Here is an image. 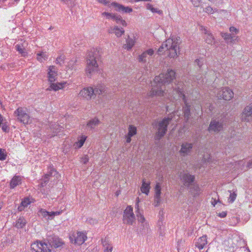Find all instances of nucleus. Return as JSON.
Segmentation results:
<instances>
[{
  "mask_svg": "<svg viewBox=\"0 0 252 252\" xmlns=\"http://www.w3.org/2000/svg\"><path fill=\"white\" fill-rule=\"evenodd\" d=\"M75 64H76L75 61H73V60L70 61L68 63L67 67L68 68V69H74V68L75 67Z\"/></svg>",
  "mask_w": 252,
  "mask_h": 252,
  "instance_id": "obj_50",
  "label": "nucleus"
},
{
  "mask_svg": "<svg viewBox=\"0 0 252 252\" xmlns=\"http://www.w3.org/2000/svg\"><path fill=\"white\" fill-rule=\"evenodd\" d=\"M58 76L57 68L54 65H50L47 69V80L49 83L55 82Z\"/></svg>",
  "mask_w": 252,
  "mask_h": 252,
  "instance_id": "obj_15",
  "label": "nucleus"
},
{
  "mask_svg": "<svg viewBox=\"0 0 252 252\" xmlns=\"http://www.w3.org/2000/svg\"><path fill=\"white\" fill-rule=\"evenodd\" d=\"M200 30L205 34L204 38L206 43L208 44H212L214 42L215 40L213 35L205 27H201Z\"/></svg>",
  "mask_w": 252,
  "mask_h": 252,
  "instance_id": "obj_22",
  "label": "nucleus"
},
{
  "mask_svg": "<svg viewBox=\"0 0 252 252\" xmlns=\"http://www.w3.org/2000/svg\"><path fill=\"white\" fill-rule=\"evenodd\" d=\"M98 2L100 3L103 4L104 5H107L109 7L112 6L111 3L110 4L109 1L107 0H97Z\"/></svg>",
  "mask_w": 252,
  "mask_h": 252,
  "instance_id": "obj_53",
  "label": "nucleus"
},
{
  "mask_svg": "<svg viewBox=\"0 0 252 252\" xmlns=\"http://www.w3.org/2000/svg\"><path fill=\"white\" fill-rule=\"evenodd\" d=\"M87 138V136L86 135L81 134L79 135L77 138L76 141L73 145L74 149H78L81 148L84 145Z\"/></svg>",
  "mask_w": 252,
  "mask_h": 252,
  "instance_id": "obj_24",
  "label": "nucleus"
},
{
  "mask_svg": "<svg viewBox=\"0 0 252 252\" xmlns=\"http://www.w3.org/2000/svg\"><path fill=\"white\" fill-rule=\"evenodd\" d=\"M221 36L227 43H233L234 41H238L239 37L238 36L233 35L232 34L228 33H221Z\"/></svg>",
  "mask_w": 252,
  "mask_h": 252,
  "instance_id": "obj_27",
  "label": "nucleus"
},
{
  "mask_svg": "<svg viewBox=\"0 0 252 252\" xmlns=\"http://www.w3.org/2000/svg\"><path fill=\"white\" fill-rule=\"evenodd\" d=\"M135 217L133 213V208L128 206L124 212L123 220L125 224L133 225L135 222Z\"/></svg>",
  "mask_w": 252,
  "mask_h": 252,
  "instance_id": "obj_10",
  "label": "nucleus"
},
{
  "mask_svg": "<svg viewBox=\"0 0 252 252\" xmlns=\"http://www.w3.org/2000/svg\"><path fill=\"white\" fill-rule=\"evenodd\" d=\"M111 5L115 8V10L119 12H123L124 13H130L132 11V9L129 7H125L116 2L111 3Z\"/></svg>",
  "mask_w": 252,
  "mask_h": 252,
  "instance_id": "obj_21",
  "label": "nucleus"
},
{
  "mask_svg": "<svg viewBox=\"0 0 252 252\" xmlns=\"http://www.w3.org/2000/svg\"><path fill=\"white\" fill-rule=\"evenodd\" d=\"M32 249L36 252H50L51 250L47 243L36 241L31 245Z\"/></svg>",
  "mask_w": 252,
  "mask_h": 252,
  "instance_id": "obj_12",
  "label": "nucleus"
},
{
  "mask_svg": "<svg viewBox=\"0 0 252 252\" xmlns=\"http://www.w3.org/2000/svg\"><path fill=\"white\" fill-rule=\"evenodd\" d=\"M226 215H227L226 212H222L221 213H219L218 216L220 217L223 218L225 217L226 216Z\"/></svg>",
  "mask_w": 252,
  "mask_h": 252,
  "instance_id": "obj_59",
  "label": "nucleus"
},
{
  "mask_svg": "<svg viewBox=\"0 0 252 252\" xmlns=\"http://www.w3.org/2000/svg\"><path fill=\"white\" fill-rule=\"evenodd\" d=\"M48 55L46 52L41 51L36 54V60L42 63L48 59Z\"/></svg>",
  "mask_w": 252,
  "mask_h": 252,
  "instance_id": "obj_35",
  "label": "nucleus"
},
{
  "mask_svg": "<svg viewBox=\"0 0 252 252\" xmlns=\"http://www.w3.org/2000/svg\"><path fill=\"white\" fill-rule=\"evenodd\" d=\"M207 244V239L206 235H203L200 237L195 243V246L200 250L204 248V246Z\"/></svg>",
  "mask_w": 252,
  "mask_h": 252,
  "instance_id": "obj_29",
  "label": "nucleus"
},
{
  "mask_svg": "<svg viewBox=\"0 0 252 252\" xmlns=\"http://www.w3.org/2000/svg\"><path fill=\"white\" fill-rule=\"evenodd\" d=\"M229 31L231 32V34L233 35V34H237L239 32L238 29L234 27H230L229 28Z\"/></svg>",
  "mask_w": 252,
  "mask_h": 252,
  "instance_id": "obj_54",
  "label": "nucleus"
},
{
  "mask_svg": "<svg viewBox=\"0 0 252 252\" xmlns=\"http://www.w3.org/2000/svg\"><path fill=\"white\" fill-rule=\"evenodd\" d=\"M109 33H114L117 37L122 36L125 33V30L123 28H120L118 26H115L110 27L108 29Z\"/></svg>",
  "mask_w": 252,
  "mask_h": 252,
  "instance_id": "obj_23",
  "label": "nucleus"
},
{
  "mask_svg": "<svg viewBox=\"0 0 252 252\" xmlns=\"http://www.w3.org/2000/svg\"><path fill=\"white\" fill-rule=\"evenodd\" d=\"M135 2H138L139 1H151V0H133Z\"/></svg>",
  "mask_w": 252,
  "mask_h": 252,
  "instance_id": "obj_63",
  "label": "nucleus"
},
{
  "mask_svg": "<svg viewBox=\"0 0 252 252\" xmlns=\"http://www.w3.org/2000/svg\"><path fill=\"white\" fill-rule=\"evenodd\" d=\"M192 4L195 7H198L201 2V0H191Z\"/></svg>",
  "mask_w": 252,
  "mask_h": 252,
  "instance_id": "obj_55",
  "label": "nucleus"
},
{
  "mask_svg": "<svg viewBox=\"0 0 252 252\" xmlns=\"http://www.w3.org/2000/svg\"><path fill=\"white\" fill-rule=\"evenodd\" d=\"M146 7H147V8L148 10H150L153 13H158L159 14L162 13V11L158 10L157 8H154L153 7V6L152 4H150V3H148L147 4V6Z\"/></svg>",
  "mask_w": 252,
  "mask_h": 252,
  "instance_id": "obj_44",
  "label": "nucleus"
},
{
  "mask_svg": "<svg viewBox=\"0 0 252 252\" xmlns=\"http://www.w3.org/2000/svg\"><path fill=\"white\" fill-rule=\"evenodd\" d=\"M87 221L91 224H95L97 223V220L95 219H89Z\"/></svg>",
  "mask_w": 252,
  "mask_h": 252,
  "instance_id": "obj_58",
  "label": "nucleus"
},
{
  "mask_svg": "<svg viewBox=\"0 0 252 252\" xmlns=\"http://www.w3.org/2000/svg\"><path fill=\"white\" fill-rule=\"evenodd\" d=\"M176 93L178 94L179 97L181 98L184 101L185 106L183 108V111L184 116L187 119H189L190 113V105L187 102L186 99V94L192 93L193 90L189 89V87H187L183 82H178L175 84V87L174 89Z\"/></svg>",
  "mask_w": 252,
  "mask_h": 252,
  "instance_id": "obj_4",
  "label": "nucleus"
},
{
  "mask_svg": "<svg viewBox=\"0 0 252 252\" xmlns=\"http://www.w3.org/2000/svg\"><path fill=\"white\" fill-rule=\"evenodd\" d=\"M222 126L223 125L221 123L213 120L211 121L208 130L209 131L218 132L222 129Z\"/></svg>",
  "mask_w": 252,
  "mask_h": 252,
  "instance_id": "obj_26",
  "label": "nucleus"
},
{
  "mask_svg": "<svg viewBox=\"0 0 252 252\" xmlns=\"http://www.w3.org/2000/svg\"><path fill=\"white\" fill-rule=\"evenodd\" d=\"M150 189V182L147 183L144 180H143L142 186L141 187V191L142 192L147 195L149 192Z\"/></svg>",
  "mask_w": 252,
  "mask_h": 252,
  "instance_id": "obj_36",
  "label": "nucleus"
},
{
  "mask_svg": "<svg viewBox=\"0 0 252 252\" xmlns=\"http://www.w3.org/2000/svg\"><path fill=\"white\" fill-rule=\"evenodd\" d=\"M31 203L29 198H25L22 200L20 206L18 207V210L19 211H22L24 208L28 206L29 204Z\"/></svg>",
  "mask_w": 252,
  "mask_h": 252,
  "instance_id": "obj_38",
  "label": "nucleus"
},
{
  "mask_svg": "<svg viewBox=\"0 0 252 252\" xmlns=\"http://www.w3.org/2000/svg\"><path fill=\"white\" fill-rule=\"evenodd\" d=\"M214 72L213 71H209L208 72H207L205 73L204 75V78L202 79V82L204 83H207V81L208 80H212L214 78Z\"/></svg>",
  "mask_w": 252,
  "mask_h": 252,
  "instance_id": "obj_40",
  "label": "nucleus"
},
{
  "mask_svg": "<svg viewBox=\"0 0 252 252\" xmlns=\"http://www.w3.org/2000/svg\"><path fill=\"white\" fill-rule=\"evenodd\" d=\"M102 15L106 17L107 19H112L113 20V19L115 18V14L112 13L104 12L102 13Z\"/></svg>",
  "mask_w": 252,
  "mask_h": 252,
  "instance_id": "obj_45",
  "label": "nucleus"
},
{
  "mask_svg": "<svg viewBox=\"0 0 252 252\" xmlns=\"http://www.w3.org/2000/svg\"><path fill=\"white\" fill-rule=\"evenodd\" d=\"M162 84L155 83L154 80L152 85V89L148 92L147 95L149 97H153L154 96H164L165 93V89L162 88Z\"/></svg>",
  "mask_w": 252,
  "mask_h": 252,
  "instance_id": "obj_8",
  "label": "nucleus"
},
{
  "mask_svg": "<svg viewBox=\"0 0 252 252\" xmlns=\"http://www.w3.org/2000/svg\"><path fill=\"white\" fill-rule=\"evenodd\" d=\"M138 202L139 198H138L135 205V208L136 209V214L137 220L138 221L141 223V227L140 228V232L142 233V234L147 233H148V225L146 222L144 217L140 211Z\"/></svg>",
  "mask_w": 252,
  "mask_h": 252,
  "instance_id": "obj_9",
  "label": "nucleus"
},
{
  "mask_svg": "<svg viewBox=\"0 0 252 252\" xmlns=\"http://www.w3.org/2000/svg\"><path fill=\"white\" fill-rule=\"evenodd\" d=\"M49 171L42 179L41 185L44 186L49 180H54L58 179L59 175L57 171L53 167H50Z\"/></svg>",
  "mask_w": 252,
  "mask_h": 252,
  "instance_id": "obj_13",
  "label": "nucleus"
},
{
  "mask_svg": "<svg viewBox=\"0 0 252 252\" xmlns=\"http://www.w3.org/2000/svg\"><path fill=\"white\" fill-rule=\"evenodd\" d=\"M87 238L85 233L80 231L74 232L69 237L72 243L78 245H82L86 241Z\"/></svg>",
  "mask_w": 252,
  "mask_h": 252,
  "instance_id": "obj_11",
  "label": "nucleus"
},
{
  "mask_svg": "<svg viewBox=\"0 0 252 252\" xmlns=\"http://www.w3.org/2000/svg\"><path fill=\"white\" fill-rule=\"evenodd\" d=\"M63 151L67 152V150L70 148L71 145L68 140H65L63 144Z\"/></svg>",
  "mask_w": 252,
  "mask_h": 252,
  "instance_id": "obj_46",
  "label": "nucleus"
},
{
  "mask_svg": "<svg viewBox=\"0 0 252 252\" xmlns=\"http://www.w3.org/2000/svg\"><path fill=\"white\" fill-rule=\"evenodd\" d=\"M194 63L199 67H201L203 64V60L202 58L197 59L194 61Z\"/></svg>",
  "mask_w": 252,
  "mask_h": 252,
  "instance_id": "obj_49",
  "label": "nucleus"
},
{
  "mask_svg": "<svg viewBox=\"0 0 252 252\" xmlns=\"http://www.w3.org/2000/svg\"><path fill=\"white\" fill-rule=\"evenodd\" d=\"M62 211H55V212H48L46 210L43 209H41L38 211V215L40 216H42L43 218H46L48 217V219H52L55 216L59 215L62 213Z\"/></svg>",
  "mask_w": 252,
  "mask_h": 252,
  "instance_id": "obj_19",
  "label": "nucleus"
},
{
  "mask_svg": "<svg viewBox=\"0 0 252 252\" xmlns=\"http://www.w3.org/2000/svg\"><path fill=\"white\" fill-rule=\"evenodd\" d=\"M103 50L100 47L92 48L88 53L86 58L85 71L86 75L91 78L98 71L99 65L96 60L101 59Z\"/></svg>",
  "mask_w": 252,
  "mask_h": 252,
  "instance_id": "obj_1",
  "label": "nucleus"
},
{
  "mask_svg": "<svg viewBox=\"0 0 252 252\" xmlns=\"http://www.w3.org/2000/svg\"><path fill=\"white\" fill-rule=\"evenodd\" d=\"M127 130L128 132L125 136V139L127 143H129L131 141V137L137 134V128L134 126L130 125Z\"/></svg>",
  "mask_w": 252,
  "mask_h": 252,
  "instance_id": "obj_20",
  "label": "nucleus"
},
{
  "mask_svg": "<svg viewBox=\"0 0 252 252\" xmlns=\"http://www.w3.org/2000/svg\"><path fill=\"white\" fill-rule=\"evenodd\" d=\"M175 75L176 73L174 70L168 69L166 72L160 73L158 76H156L154 78V83L163 85L169 84L175 79Z\"/></svg>",
  "mask_w": 252,
  "mask_h": 252,
  "instance_id": "obj_6",
  "label": "nucleus"
},
{
  "mask_svg": "<svg viewBox=\"0 0 252 252\" xmlns=\"http://www.w3.org/2000/svg\"><path fill=\"white\" fill-rule=\"evenodd\" d=\"M156 194L155 197L159 198L161 194V187L159 183H157L155 187Z\"/></svg>",
  "mask_w": 252,
  "mask_h": 252,
  "instance_id": "obj_43",
  "label": "nucleus"
},
{
  "mask_svg": "<svg viewBox=\"0 0 252 252\" xmlns=\"http://www.w3.org/2000/svg\"><path fill=\"white\" fill-rule=\"evenodd\" d=\"M102 243L103 247L104 248V252H111L113 247L110 244H109L108 241L105 239L104 241L102 240Z\"/></svg>",
  "mask_w": 252,
  "mask_h": 252,
  "instance_id": "obj_39",
  "label": "nucleus"
},
{
  "mask_svg": "<svg viewBox=\"0 0 252 252\" xmlns=\"http://www.w3.org/2000/svg\"><path fill=\"white\" fill-rule=\"evenodd\" d=\"M6 158H0V160H3L4 159H5Z\"/></svg>",
  "mask_w": 252,
  "mask_h": 252,
  "instance_id": "obj_64",
  "label": "nucleus"
},
{
  "mask_svg": "<svg viewBox=\"0 0 252 252\" xmlns=\"http://www.w3.org/2000/svg\"><path fill=\"white\" fill-rule=\"evenodd\" d=\"M13 116L18 122L24 126L28 125L32 122L30 110L26 107H18L14 111Z\"/></svg>",
  "mask_w": 252,
  "mask_h": 252,
  "instance_id": "obj_5",
  "label": "nucleus"
},
{
  "mask_svg": "<svg viewBox=\"0 0 252 252\" xmlns=\"http://www.w3.org/2000/svg\"><path fill=\"white\" fill-rule=\"evenodd\" d=\"M100 124V121L97 118H94L90 120L87 123V126L91 128H94L96 126H98Z\"/></svg>",
  "mask_w": 252,
  "mask_h": 252,
  "instance_id": "obj_31",
  "label": "nucleus"
},
{
  "mask_svg": "<svg viewBox=\"0 0 252 252\" xmlns=\"http://www.w3.org/2000/svg\"><path fill=\"white\" fill-rule=\"evenodd\" d=\"M192 148V144L191 143H185L181 145V148L180 152L183 154V156H185L188 154Z\"/></svg>",
  "mask_w": 252,
  "mask_h": 252,
  "instance_id": "obj_30",
  "label": "nucleus"
},
{
  "mask_svg": "<svg viewBox=\"0 0 252 252\" xmlns=\"http://www.w3.org/2000/svg\"><path fill=\"white\" fill-rule=\"evenodd\" d=\"M3 121V117L1 114H0V126H1V125L2 124V122Z\"/></svg>",
  "mask_w": 252,
  "mask_h": 252,
  "instance_id": "obj_60",
  "label": "nucleus"
},
{
  "mask_svg": "<svg viewBox=\"0 0 252 252\" xmlns=\"http://www.w3.org/2000/svg\"><path fill=\"white\" fill-rule=\"evenodd\" d=\"M16 50L21 54V56L26 57L28 56V52L25 46L23 44H17L15 46Z\"/></svg>",
  "mask_w": 252,
  "mask_h": 252,
  "instance_id": "obj_32",
  "label": "nucleus"
},
{
  "mask_svg": "<svg viewBox=\"0 0 252 252\" xmlns=\"http://www.w3.org/2000/svg\"><path fill=\"white\" fill-rule=\"evenodd\" d=\"M252 115V105L250 104L245 107L241 116V120L243 121H249Z\"/></svg>",
  "mask_w": 252,
  "mask_h": 252,
  "instance_id": "obj_18",
  "label": "nucleus"
},
{
  "mask_svg": "<svg viewBox=\"0 0 252 252\" xmlns=\"http://www.w3.org/2000/svg\"><path fill=\"white\" fill-rule=\"evenodd\" d=\"M179 45L177 38H168L159 48L158 52L159 55H162L163 52L167 51V54L169 58H176L180 52Z\"/></svg>",
  "mask_w": 252,
  "mask_h": 252,
  "instance_id": "obj_3",
  "label": "nucleus"
},
{
  "mask_svg": "<svg viewBox=\"0 0 252 252\" xmlns=\"http://www.w3.org/2000/svg\"><path fill=\"white\" fill-rule=\"evenodd\" d=\"M83 160L82 161V162H83L84 164H86L88 162L89 158H83Z\"/></svg>",
  "mask_w": 252,
  "mask_h": 252,
  "instance_id": "obj_62",
  "label": "nucleus"
},
{
  "mask_svg": "<svg viewBox=\"0 0 252 252\" xmlns=\"http://www.w3.org/2000/svg\"><path fill=\"white\" fill-rule=\"evenodd\" d=\"M113 20L117 24H120L124 27H126L127 25L126 22L124 20H123L120 16H117L115 14V18L113 19Z\"/></svg>",
  "mask_w": 252,
  "mask_h": 252,
  "instance_id": "obj_42",
  "label": "nucleus"
},
{
  "mask_svg": "<svg viewBox=\"0 0 252 252\" xmlns=\"http://www.w3.org/2000/svg\"><path fill=\"white\" fill-rule=\"evenodd\" d=\"M179 179L183 186L189 189L194 196L199 195L201 189L195 181V176L188 170H183L180 172Z\"/></svg>",
  "mask_w": 252,
  "mask_h": 252,
  "instance_id": "obj_2",
  "label": "nucleus"
},
{
  "mask_svg": "<svg viewBox=\"0 0 252 252\" xmlns=\"http://www.w3.org/2000/svg\"><path fill=\"white\" fill-rule=\"evenodd\" d=\"M49 86L47 89L48 91L57 92L60 90H63L65 87L68 86L69 84L66 81H62L61 82H52L49 83Z\"/></svg>",
  "mask_w": 252,
  "mask_h": 252,
  "instance_id": "obj_16",
  "label": "nucleus"
},
{
  "mask_svg": "<svg viewBox=\"0 0 252 252\" xmlns=\"http://www.w3.org/2000/svg\"><path fill=\"white\" fill-rule=\"evenodd\" d=\"M154 53V51L152 49H149L142 54L140 55L138 57V61L139 62H146L149 57L152 56Z\"/></svg>",
  "mask_w": 252,
  "mask_h": 252,
  "instance_id": "obj_25",
  "label": "nucleus"
},
{
  "mask_svg": "<svg viewBox=\"0 0 252 252\" xmlns=\"http://www.w3.org/2000/svg\"><path fill=\"white\" fill-rule=\"evenodd\" d=\"M236 196H237V194L235 192H233L232 193H231L230 192V195H229V201L231 203H232L233 202L236 198Z\"/></svg>",
  "mask_w": 252,
  "mask_h": 252,
  "instance_id": "obj_48",
  "label": "nucleus"
},
{
  "mask_svg": "<svg viewBox=\"0 0 252 252\" xmlns=\"http://www.w3.org/2000/svg\"><path fill=\"white\" fill-rule=\"evenodd\" d=\"M248 167L249 168H251L252 167V159L250 160L248 163Z\"/></svg>",
  "mask_w": 252,
  "mask_h": 252,
  "instance_id": "obj_61",
  "label": "nucleus"
},
{
  "mask_svg": "<svg viewBox=\"0 0 252 252\" xmlns=\"http://www.w3.org/2000/svg\"><path fill=\"white\" fill-rule=\"evenodd\" d=\"M94 94V90L93 87H88L84 88L82 89L79 93V95L83 98L89 100L91 99L92 96Z\"/></svg>",
  "mask_w": 252,
  "mask_h": 252,
  "instance_id": "obj_17",
  "label": "nucleus"
},
{
  "mask_svg": "<svg viewBox=\"0 0 252 252\" xmlns=\"http://www.w3.org/2000/svg\"><path fill=\"white\" fill-rule=\"evenodd\" d=\"M0 127H1V128L4 132H8L9 130V127L5 124H2Z\"/></svg>",
  "mask_w": 252,
  "mask_h": 252,
  "instance_id": "obj_56",
  "label": "nucleus"
},
{
  "mask_svg": "<svg viewBox=\"0 0 252 252\" xmlns=\"http://www.w3.org/2000/svg\"><path fill=\"white\" fill-rule=\"evenodd\" d=\"M53 241L50 242L48 246L50 247H54L55 248H58L61 247L63 243L60 241V240L58 238H53Z\"/></svg>",
  "mask_w": 252,
  "mask_h": 252,
  "instance_id": "obj_37",
  "label": "nucleus"
},
{
  "mask_svg": "<svg viewBox=\"0 0 252 252\" xmlns=\"http://www.w3.org/2000/svg\"><path fill=\"white\" fill-rule=\"evenodd\" d=\"M135 43V39L131 38L129 36L126 40V43L123 45V48L127 50H130L134 46Z\"/></svg>",
  "mask_w": 252,
  "mask_h": 252,
  "instance_id": "obj_28",
  "label": "nucleus"
},
{
  "mask_svg": "<svg viewBox=\"0 0 252 252\" xmlns=\"http://www.w3.org/2000/svg\"><path fill=\"white\" fill-rule=\"evenodd\" d=\"M160 202V197L159 198L155 197V206H157L158 205Z\"/></svg>",
  "mask_w": 252,
  "mask_h": 252,
  "instance_id": "obj_57",
  "label": "nucleus"
},
{
  "mask_svg": "<svg viewBox=\"0 0 252 252\" xmlns=\"http://www.w3.org/2000/svg\"><path fill=\"white\" fill-rule=\"evenodd\" d=\"M26 223V221L24 218H20L17 221L15 226L18 228L23 227Z\"/></svg>",
  "mask_w": 252,
  "mask_h": 252,
  "instance_id": "obj_41",
  "label": "nucleus"
},
{
  "mask_svg": "<svg viewBox=\"0 0 252 252\" xmlns=\"http://www.w3.org/2000/svg\"><path fill=\"white\" fill-rule=\"evenodd\" d=\"M7 156V153L4 149L0 148V158H6Z\"/></svg>",
  "mask_w": 252,
  "mask_h": 252,
  "instance_id": "obj_51",
  "label": "nucleus"
},
{
  "mask_svg": "<svg viewBox=\"0 0 252 252\" xmlns=\"http://www.w3.org/2000/svg\"><path fill=\"white\" fill-rule=\"evenodd\" d=\"M65 59V57L64 55H60L58 57L56 60V63L57 64H61L63 63L64 60Z\"/></svg>",
  "mask_w": 252,
  "mask_h": 252,
  "instance_id": "obj_47",
  "label": "nucleus"
},
{
  "mask_svg": "<svg viewBox=\"0 0 252 252\" xmlns=\"http://www.w3.org/2000/svg\"><path fill=\"white\" fill-rule=\"evenodd\" d=\"M204 11L208 14H213L214 10L210 6H207L204 9Z\"/></svg>",
  "mask_w": 252,
  "mask_h": 252,
  "instance_id": "obj_52",
  "label": "nucleus"
},
{
  "mask_svg": "<svg viewBox=\"0 0 252 252\" xmlns=\"http://www.w3.org/2000/svg\"><path fill=\"white\" fill-rule=\"evenodd\" d=\"M21 184V178L19 176H14L11 179L10 183V188H14Z\"/></svg>",
  "mask_w": 252,
  "mask_h": 252,
  "instance_id": "obj_33",
  "label": "nucleus"
},
{
  "mask_svg": "<svg viewBox=\"0 0 252 252\" xmlns=\"http://www.w3.org/2000/svg\"><path fill=\"white\" fill-rule=\"evenodd\" d=\"M170 120V118H165L159 123L158 131L157 132V135L158 137L161 138L165 134L167 131V126L169 124Z\"/></svg>",
  "mask_w": 252,
  "mask_h": 252,
  "instance_id": "obj_14",
  "label": "nucleus"
},
{
  "mask_svg": "<svg viewBox=\"0 0 252 252\" xmlns=\"http://www.w3.org/2000/svg\"><path fill=\"white\" fill-rule=\"evenodd\" d=\"M215 93L217 97L220 99H223L229 101L232 99L234 96L233 91L228 87L221 88L220 89H217Z\"/></svg>",
  "mask_w": 252,
  "mask_h": 252,
  "instance_id": "obj_7",
  "label": "nucleus"
},
{
  "mask_svg": "<svg viewBox=\"0 0 252 252\" xmlns=\"http://www.w3.org/2000/svg\"><path fill=\"white\" fill-rule=\"evenodd\" d=\"M94 90V93L95 92L96 94L100 95L106 93L107 88L104 85H99L95 86Z\"/></svg>",
  "mask_w": 252,
  "mask_h": 252,
  "instance_id": "obj_34",
  "label": "nucleus"
}]
</instances>
